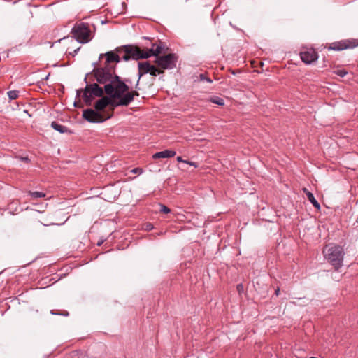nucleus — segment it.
I'll list each match as a JSON object with an SVG mask.
<instances>
[{
	"label": "nucleus",
	"instance_id": "obj_1",
	"mask_svg": "<svg viewBox=\"0 0 358 358\" xmlns=\"http://www.w3.org/2000/svg\"><path fill=\"white\" fill-rule=\"evenodd\" d=\"M94 72L96 81L105 85L104 91L106 94L119 96L129 90V86L115 73V67L105 66L94 69Z\"/></svg>",
	"mask_w": 358,
	"mask_h": 358
},
{
	"label": "nucleus",
	"instance_id": "obj_2",
	"mask_svg": "<svg viewBox=\"0 0 358 358\" xmlns=\"http://www.w3.org/2000/svg\"><path fill=\"white\" fill-rule=\"evenodd\" d=\"M324 258L338 271L343 266L345 255L344 249L342 246L330 243L327 245L323 250Z\"/></svg>",
	"mask_w": 358,
	"mask_h": 358
},
{
	"label": "nucleus",
	"instance_id": "obj_3",
	"mask_svg": "<svg viewBox=\"0 0 358 358\" xmlns=\"http://www.w3.org/2000/svg\"><path fill=\"white\" fill-rule=\"evenodd\" d=\"M73 37L80 43H87L91 40V31L87 23L75 24L71 30Z\"/></svg>",
	"mask_w": 358,
	"mask_h": 358
},
{
	"label": "nucleus",
	"instance_id": "obj_4",
	"mask_svg": "<svg viewBox=\"0 0 358 358\" xmlns=\"http://www.w3.org/2000/svg\"><path fill=\"white\" fill-rule=\"evenodd\" d=\"M104 92L96 83L87 84L83 90V99L87 106H91L94 98L103 96Z\"/></svg>",
	"mask_w": 358,
	"mask_h": 358
},
{
	"label": "nucleus",
	"instance_id": "obj_5",
	"mask_svg": "<svg viewBox=\"0 0 358 358\" xmlns=\"http://www.w3.org/2000/svg\"><path fill=\"white\" fill-rule=\"evenodd\" d=\"M115 50L119 53L121 52V51H123L124 53L129 54L131 59L134 60L149 58V55H148L146 50H141L137 45H123L122 47L117 48Z\"/></svg>",
	"mask_w": 358,
	"mask_h": 358
},
{
	"label": "nucleus",
	"instance_id": "obj_6",
	"mask_svg": "<svg viewBox=\"0 0 358 358\" xmlns=\"http://www.w3.org/2000/svg\"><path fill=\"white\" fill-rule=\"evenodd\" d=\"M178 57L174 53L157 57L155 63L162 69H172L176 68Z\"/></svg>",
	"mask_w": 358,
	"mask_h": 358
},
{
	"label": "nucleus",
	"instance_id": "obj_7",
	"mask_svg": "<svg viewBox=\"0 0 358 358\" xmlns=\"http://www.w3.org/2000/svg\"><path fill=\"white\" fill-rule=\"evenodd\" d=\"M357 46H358V41L357 39L351 38L331 43L328 47V49L336 51H341L346 49L354 48Z\"/></svg>",
	"mask_w": 358,
	"mask_h": 358
},
{
	"label": "nucleus",
	"instance_id": "obj_8",
	"mask_svg": "<svg viewBox=\"0 0 358 358\" xmlns=\"http://www.w3.org/2000/svg\"><path fill=\"white\" fill-rule=\"evenodd\" d=\"M83 117L87 122L92 123L102 122L106 120L101 113L91 108L84 110ZM108 118H110V116H108L107 119Z\"/></svg>",
	"mask_w": 358,
	"mask_h": 358
},
{
	"label": "nucleus",
	"instance_id": "obj_9",
	"mask_svg": "<svg viewBox=\"0 0 358 358\" xmlns=\"http://www.w3.org/2000/svg\"><path fill=\"white\" fill-rule=\"evenodd\" d=\"M124 93V92H122L119 96H115L113 94H107V96L108 98H109L110 100L108 101V106H110L112 108V110L120 106H127V99L123 96Z\"/></svg>",
	"mask_w": 358,
	"mask_h": 358
},
{
	"label": "nucleus",
	"instance_id": "obj_10",
	"mask_svg": "<svg viewBox=\"0 0 358 358\" xmlns=\"http://www.w3.org/2000/svg\"><path fill=\"white\" fill-rule=\"evenodd\" d=\"M300 57L305 64H310L318 59V54L315 49L308 48L300 52Z\"/></svg>",
	"mask_w": 358,
	"mask_h": 358
},
{
	"label": "nucleus",
	"instance_id": "obj_11",
	"mask_svg": "<svg viewBox=\"0 0 358 358\" xmlns=\"http://www.w3.org/2000/svg\"><path fill=\"white\" fill-rule=\"evenodd\" d=\"M151 66H152V64L148 61L139 62L138 63V79L136 85V88H137V87H138V85L139 84V81H140L141 78L143 76H144L145 74H147V73H149V71H150Z\"/></svg>",
	"mask_w": 358,
	"mask_h": 358
},
{
	"label": "nucleus",
	"instance_id": "obj_12",
	"mask_svg": "<svg viewBox=\"0 0 358 358\" xmlns=\"http://www.w3.org/2000/svg\"><path fill=\"white\" fill-rule=\"evenodd\" d=\"M103 55L106 57L105 66H109L110 68L115 67V66L110 65L112 62L118 63L120 61V57L117 54H115L113 51L107 52L105 55H100L99 59L101 58Z\"/></svg>",
	"mask_w": 358,
	"mask_h": 358
},
{
	"label": "nucleus",
	"instance_id": "obj_13",
	"mask_svg": "<svg viewBox=\"0 0 358 358\" xmlns=\"http://www.w3.org/2000/svg\"><path fill=\"white\" fill-rule=\"evenodd\" d=\"M109 101V98H108L107 96H101V98L99 99L94 104L95 110H96L99 113L104 110V109L108 106Z\"/></svg>",
	"mask_w": 358,
	"mask_h": 358
},
{
	"label": "nucleus",
	"instance_id": "obj_14",
	"mask_svg": "<svg viewBox=\"0 0 358 358\" xmlns=\"http://www.w3.org/2000/svg\"><path fill=\"white\" fill-rule=\"evenodd\" d=\"M176 152L174 150H165L161 152H158L155 153L152 155V158L154 159H159V158H170L173 157L176 155Z\"/></svg>",
	"mask_w": 358,
	"mask_h": 358
},
{
	"label": "nucleus",
	"instance_id": "obj_15",
	"mask_svg": "<svg viewBox=\"0 0 358 358\" xmlns=\"http://www.w3.org/2000/svg\"><path fill=\"white\" fill-rule=\"evenodd\" d=\"M155 45V43L152 44V48L150 49H147L146 52L148 55H149V57L151 56L159 57V55L162 52L163 49L162 43L159 42V44L157 45L156 48H154Z\"/></svg>",
	"mask_w": 358,
	"mask_h": 358
},
{
	"label": "nucleus",
	"instance_id": "obj_16",
	"mask_svg": "<svg viewBox=\"0 0 358 358\" xmlns=\"http://www.w3.org/2000/svg\"><path fill=\"white\" fill-rule=\"evenodd\" d=\"M139 93L137 91L133 90L129 92V90L123 94V96L126 97L127 106H129L133 101L135 96H138Z\"/></svg>",
	"mask_w": 358,
	"mask_h": 358
},
{
	"label": "nucleus",
	"instance_id": "obj_17",
	"mask_svg": "<svg viewBox=\"0 0 358 358\" xmlns=\"http://www.w3.org/2000/svg\"><path fill=\"white\" fill-rule=\"evenodd\" d=\"M304 192L306 193L308 201L313 205V206L317 208V210L320 209V205L318 203V201L315 199L314 195L309 191H308L306 189H303Z\"/></svg>",
	"mask_w": 358,
	"mask_h": 358
},
{
	"label": "nucleus",
	"instance_id": "obj_18",
	"mask_svg": "<svg viewBox=\"0 0 358 358\" xmlns=\"http://www.w3.org/2000/svg\"><path fill=\"white\" fill-rule=\"evenodd\" d=\"M51 127L55 130L59 131L61 134L66 133L69 131V129L66 127L62 125L55 121H54L51 123Z\"/></svg>",
	"mask_w": 358,
	"mask_h": 358
},
{
	"label": "nucleus",
	"instance_id": "obj_19",
	"mask_svg": "<svg viewBox=\"0 0 358 358\" xmlns=\"http://www.w3.org/2000/svg\"><path fill=\"white\" fill-rule=\"evenodd\" d=\"M209 101L218 106H223L224 104V99L219 96H212L209 99Z\"/></svg>",
	"mask_w": 358,
	"mask_h": 358
},
{
	"label": "nucleus",
	"instance_id": "obj_20",
	"mask_svg": "<svg viewBox=\"0 0 358 358\" xmlns=\"http://www.w3.org/2000/svg\"><path fill=\"white\" fill-rule=\"evenodd\" d=\"M29 195L31 196V197L32 199H38V198H43L45 196V194L42 192H31V191H29L28 192Z\"/></svg>",
	"mask_w": 358,
	"mask_h": 358
},
{
	"label": "nucleus",
	"instance_id": "obj_21",
	"mask_svg": "<svg viewBox=\"0 0 358 358\" xmlns=\"http://www.w3.org/2000/svg\"><path fill=\"white\" fill-rule=\"evenodd\" d=\"M50 313L52 315H62L64 317H67L69 315V313L66 310H51Z\"/></svg>",
	"mask_w": 358,
	"mask_h": 358
},
{
	"label": "nucleus",
	"instance_id": "obj_22",
	"mask_svg": "<svg viewBox=\"0 0 358 358\" xmlns=\"http://www.w3.org/2000/svg\"><path fill=\"white\" fill-rule=\"evenodd\" d=\"M7 94L10 100H15L19 96V91L10 90L7 92Z\"/></svg>",
	"mask_w": 358,
	"mask_h": 358
},
{
	"label": "nucleus",
	"instance_id": "obj_23",
	"mask_svg": "<svg viewBox=\"0 0 358 358\" xmlns=\"http://www.w3.org/2000/svg\"><path fill=\"white\" fill-rule=\"evenodd\" d=\"M335 74L343 78L347 75L348 72L345 69H338L334 71Z\"/></svg>",
	"mask_w": 358,
	"mask_h": 358
},
{
	"label": "nucleus",
	"instance_id": "obj_24",
	"mask_svg": "<svg viewBox=\"0 0 358 358\" xmlns=\"http://www.w3.org/2000/svg\"><path fill=\"white\" fill-rule=\"evenodd\" d=\"M199 80L201 81L205 80L209 83H211L213 82V80L210 78L206 76V73H201L199 75Z\"/></svg>",
	"mask_w": 358,
	"mask_h": 358
},
{
	"label": "nucleus",
	"instance_id": "obj_25",
	"mask_svg": "<svg viewBox=\"0 0 358 358\" xmlns=\"http://www.w3.org/2000/svg\"><path fill=\"white\" fill-rule=\"evenodd\" d=\"M159 210L161 213H166V214L169 213L171 212V210L167 206H166L163 204L160 205Z\"/></svg>",
	"mask_w": 358,
	"mask_h": 358
},
{
	"label": "nucleus",
	"instance_id": "obj_26",
	"mask_svg": "<svg viewBox=\"0 0 358 358\" xmlns=\"http://www.w3.org/2000/svg\"><path fill=\"white\" fill-rule=\"evenodd\" d=\"M158 71V68H157L155 66L152 65L150 68V71L148 73H150L152 76H157V72Z\"/></svg>",
	"mask_w": 358,
	"mask_h": 358
},
{
	"label": "nucleus",
	"instance_id": "obj_27",
	"mask_svg": "<svg viewBox=\"0 0 358 358\" xmlns=\"http://www.w3.org/2000/svg\"><path fill=\"white\" fill-rule=\"evenodd\" d=\"M131 173H135V174H141L143 171L141 168H134L131 171Z\"/></svg>",
	"mask_w": 358,
	"mask_h": 358
},
{
	"label": "nucleus",
	"instance_id": "obj_28",
	"mask_svg": "<svg viewBox=\"0 0 358 358\" xmlns=\"http://www.w3.org/2000/svg\"><path fill=\"white\" fill-rule=\"evenodd\" d=\"M153 229V225L151 223H146L145 224V229L146 231H151Z\"/></svg>",
	"mask_w": 358,
	"mask_h": 358
},
{
	"label": "nucleus",
	"instance_id": "obj_29",
	"mask_svg": "<svg viewBox=\"0 0 358 358\" xmlns=\"http://www.w3.org/2000/svg\"><path fill=\"white\" fill-rule=\"evenodd\" d=\"M122 59L127 62L131 59V57L129 56V54L124 53V55L122 57Z\"/></svg>",
	"mask_w": 358,
	"mask_h": 358
},
{
	"label": "nucleus",
	"instance_id": "obj_30",
	"mask_svg": "<svg viewBox=\"0 0 358 358\" xmlns=\"http://www.w3.org/2000/svg\"><path fill=\"white\" fill-rule=\"evenodd\" d=\"M176 159H177V161L178 162H184V163L187 162V161L186 160H183L182 157H180V156L177 157Z\"/></svg>",
	"mask_w": 358,
	"mask_h": 358
},
{
	"label": "nucleus",
	"instance_id": "obj_31",
	"mask_svg": "<svg viewBox=\"0 0 358 358\" xmlns=\"http://www.w3.org/2000/svg\"><path fill=\"white\" fill-rule=\"evenodd\" d=\"M186 164H189V165H191V166H194V167H196V166H196V163H195V162H188V161H187Z\"/></svg>",
	"mask_w": 358,
	"mask_h": 358
},
{
	"label": "nucleus",
	"instance_id": "obj_32",
	"mask_svg": "<svg viewBox=\"0 0 358 358\" xmlns=\"http://www.w3.org/2000/svg\"><path fill=\"white\" fill-rule=\"evenodd\" d=\"M237 289H238V291L239 292H240L241 291H242V290H243V285H242L241 284H238V285H237Z\"/></svg>",
	"mask_w": 358,
	"mask_h": 358
},
{
	"label": "nucleus",
	"instance_id": "obj_33",
	"mask_svg": "<svg viewBox=\"0 0 358 358\" xmlns=\"http://www.w3.org/2000/svg\"><path fill=\"white\" fill-rule=\"evenodd\" d=\"M20 160L25 162H28L29 161L28 157H20Z\"/></svg>",
	"mask_w": 358,
	"mask_h": 358
},
{
	"label": "nucleus",
	"instance_id": "obj_34",
	"mask_svg": "<svg viewBox=\"0 0 358 358\" xmlns=\"http://www.w3.org/2000/svg\"><path fill=\"white\" fill-rule=\"evenodd\" d=\"M164 69H160V68L159 67V68H158V71L157 72V74L163 73H164Z\"/></svg>",
	"mask_w": 358,
	"mask_h": 358
},
{
	"label": "nucleus",
	"instance_id": "obj_35",
	"mask_svg": "<svg viewBox=\"0 0 358 358\" xmlns=\"http://www.w3.org/2000/svg\"><path fill=\"white\" fill-rule=\"evenodd\" d=\"M275 294L276 296H278L280 294V288L278 287L275 290Z\"/></svg>",
	"mask_w": 358,
	"mask_h": 358
},
{
	"label": "nucleus",
	"instance_id": "obj_36",
	"mask_svg": "<svg viewBox=\"0 0 358 358\" xmlns=\"http://www.w3.org/2000/svg\"><path fill=\"white\" fill-rule=\"evenodd\" d=\"M81 91H82L81 90H77L76 94H77L78 96H79L80 95Z\"/></svg>",
	"mask_w": 358,
	"mask_h": 358
},
{
	"label": "nucleus",
	"instance_id": "obj_37",
	"mask_svg": "<svg viewBox=\"0 0 358 358\" xmlns=\"http://www.w3.org/2000/svg\"><path fill=\"white\" fill-rule=\"evenodd\" d=\"M80 50V48H77V50H75V53H76Z\"/></svg>",
	"mask_w": 358,
	"mask_h": 358
},
{
	"label": "nucleus",
	"instance_id": "obj_38",
	"mask_svg": "<svg viewBox=\"0 0 358 358\" xmlns=\"http://www.w3.org/2000/svg\"><path fill=\"white\" fill-rule=\"evenodd\" d=\"M101 241H99L98 245H101Z\"/></svg>",
	"mask_w": 358,
	"mask_h": 358
},
{
	"label": "nucleus",
	"instance_id": "obj_39",
	"mask_svg": "<svg viewBox=\"0 0 358 358\" xmlns=\"http://www.w3.org/2000/svg\"><path fill=\"white\" fill-rule=\"evenodd\" d=\"M101 241H99L98 245H101Z\"/></svg>",
	"mask_w": 358,
	"mask_h": 358
}]
</instances>
